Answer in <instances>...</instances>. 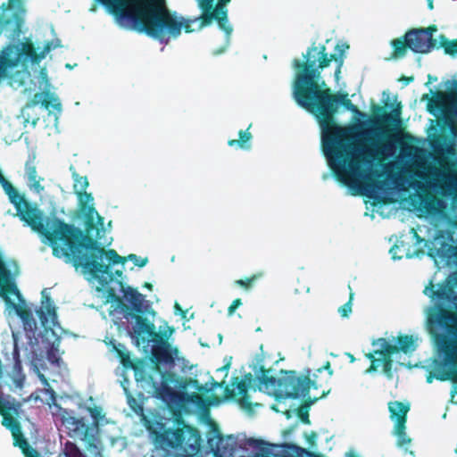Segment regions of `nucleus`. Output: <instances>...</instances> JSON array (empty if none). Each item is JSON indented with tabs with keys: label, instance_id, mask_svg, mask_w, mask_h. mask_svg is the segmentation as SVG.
<instances>
[{
	"label": "nucleus",
	"instance_id": "f257e3e1",
	"mask_svg": "<svg viewBox=\"0 0 457 457\" xmlns=\"http://www.w3.org/2000/svg\"><path fill=\"white\" fill-rule=\"evenodd\" d=\"M118 12L123 28L168 42L181 31L192 32L211 24L214 0H98Z\"/></svg>",
	"mask_w": 457,
	"mask_h": 457
},
{
	"label": "nucleus",
	"instance_id": "f03ea898",
	"mask_svg": "<svg viewBox=\"0 0 457 457\" xmlns=\"http://www.w3.org/2000/svg\"><path fill=\"white\" fill-rule=\"evenodd\" d=\"M73 188L79 200V217L83 220L84 229L57 217L45 219L46 239L57 257H62L75 245L89 249L95 244L89 239V235L104 227V218L94 207L92 194L87 192L89 184L87 178L73 173Z\"/></svg>",
	"mask_w": 457,
	"mask_h": 457
},
{
	"label": "nucleus",
	"instance_id": "7ed1b4c3",
	"mask_svg": "<svg viewBox=\"0 0 457 457\" xmlns=\"http://www.w3.org/2000/svg\"><path fill=\"white\" fill-rule=\"evenodd\" d=\"M101 233H104V228H97L89 235V239L95 243L88 247L89 249L75 245L62 256L65 257L76 269L81 268L85 273H88L95 278L101 279L102 277L106 275L108 281L113 279V274L110 270L111 265L123 264L127 260H129L136 266L142 268L148 262L147 257L140 258L135 253L122 257L113 249L106 250L100 242Z\"/></svg>",
	"mask_w": 457,
	"mask_h": 457
},
{
	"label": "nucleus",
	"instance_id": "20e7f679",
	"mask_svg": "<svg viewBox=\"0 0 457 457\" xmlns=\"http://www.w3.org/2000/svg\"><path fill=\"white\" fill-rule=\"evenodd\" d=\"M322 145L330 169L344 184H349L360 172L361 163L370 164L384 154L380 147L361 148L355 143L327 137H323Z\"/></svg>",
	"mask_w": 457,
	"mask_h": 457
},
{
	"label": "nucleus",
	"instance_id": "39448f33",
	"mask_svg": "<svg viewBox=\"0 0 457 457\" xmlns=\"http://www.w3.org/2000/svg\"><path fill=\"white\" fill-rule=\"evenodd\" d=\"M428 327L433 335L438 354L443 357L439 363L448 369L436 376L441 381L451 379L457 383V315L451 310L439 306L429 313Z\"/></svg>",
	"mask_w": 457,
	"mask_h": 457
},
{
	"label": "nucleus",
	"instance_id": "423d86ee",
	"mask_svg": "<svg viewBox=\"0 0 457 457\" xmlns=\"http://www.w3.org/2000/svg\"><path fill=\"white\" fill-rule=\"evenodd\" d=\"M173 332L170 329V334L166 332L162 334V338L158 341H153L155 345L152 348L151 361L154 372L161 376V382H158L153 375L147 374V381L151 385L156 398L162 402H169L177 396L176 391L170 386L171 384L181 390H186L192 383H197V380L190 378H179L172 371H163L161 364H173L175 361L174 354L178 353L177 348H172L168 342L169 336Z\"/></svg>",
	"mask_w": 457,
	"mask_h": 457
},
{
	"label": "nucleus",
	"instance_id": "0eeeda50",
	"mask_svg": "<svg viewBox=\"0 0 457 457\" xmlns=\"http://www.w3.org/2000/svg\"><path fill=\"white\" fill-rule=\"evenodd\" d=\"M43 59H0V83L30 96L37 88H47L50 80Z\"/></svg>",
	"mask_w": 457,
	"mask_h": 457
},
{
	"label": "nucleus",
	"instance_id": "6e6552de",
	"mask_svg": "<svg viewBox=\"0 0 457 457\" xmlns=\"http://www.w3.org/2000/svg\"><path fill=\"white\" fill-rule=\"evenodd\" d=\"M270 370L261 366L257 375L258 386L277 399H297L305 396L310 390L311 379L307 376H298L295 370H281L282 376L277 378L269 375Z\"/></svg>",
	"mask_w": 457,
	"mask_h": 457
},
{
	"label": "nucleus",
	"instance_id": "1a4fd4ad",
	"mask_svg": "<svg viewBox=\"0 0 457 457\" xmlns=\"http://www.w3.org/2000/svg\"><path fill=\"white\" fill-rule=\"evenodd\" d=\"M438 30L436 24L428 27L408 29L405 33L390 41L392 53L390 57H404L408 52L414 54H429L435 51L436 37Z\"/></svg>",
	"mask_w": 457,
	"mask_h": 457
},
{
	"label": "nucleus",
	"instance_id": "9d476101",
	"mask_svg": "<svg viewBox=\"0 0 457 457\" xmlns=\"http://www.w3.org/2000/svg\"><path fill=\"white\" fill-rule=\"evenodd\" d=\"M415 338L411 335H400L397 337V345L390 344L386 338L379 337L372 342V345L378 348L367 353L365 356L370 361L368 372L376 371L382 364L383 372L389 378L392 377L393 359L392 355L399 352L403 353H412L416 350Z\"/></svg>",
	"mask_w": 457,
	"mask_h": 457
},
{
	"label": "nucleus",
	"instance_id": "9b49d317",
	"mask_svg": "<svg viewBox=\"0 0 457 457\" xmlns=\"http://www.w3.org/2000/svg\"><path fill=\"white\" fill-rule=\"evenodd\" d=\"M295 59V78L293 83V97L296 104L314 115V59Z\"/></svg>",
	"mask_w": 457,
	"mask_h": 457
},
{
	"label": "nucleus",
	"instance_id": "f8f14e48",
	"mask_svg": "<svg viewBox=\"0 0 457 457\" xmlns=\"http://www.w3.org/2000/svg\"><path fill=\"white\" fill-rule=\"evenodd\" d=\"M61 47V41L57 37L45 41L35 47L30 37H25L21 30H17L8 37V43L3 48L0 57H44Z\"/></svg>",
	"mask_w": 457,
	"mask_h": 457
},
{
	"label": "nucleus",
	"instance_id": "ddd939ff",
	"mask_svg": "<svg viewBox=\"0 0 457 457\" xmlns=\"http://www.w3.org/2000/svg\"><path fill=\"white\" fill-rule=\"evenodd\" d=\"M0 184L10 202L14 205L21 220L26 222L32 230L46 238V222L42 211L32 206L5 177L0 181Z\"/></svg>",
	"mask_w": 457,
	"mask_h": 457
},
{
	"label": "nucleus",
	"instance_id": "4468645a",
	"mask_svg": "<svg viewBox=\"0 0 457 457\" xmlns=\"http://www.w3.org/2000/svg\"><path fill=\"white\" fill-rule=\"evenodd\" d=\"M0 184L10 202L14 205L21 220L26 222L32 230L46 238V222L42 211L32 206L5 177L0 181Z\"/></svg>",
	"mask_w": 457,
	"mask_h": 457
},
{
	"label": "nucleus",
	"instance_id": "2eb2a0df",
	"mask_svg": "<svg viewBox=\"0 0 457 457\" xmlns=\"http://www.w3.org/2000/svg\"><path fill=\"white\" fill-rule=\"evenodd\" d=\"M453 88H449L448 92L436 91L434 96L429 98L427 105L428 111L436 115L437 112H442V121L444 126H447L454 133L456 129L454 120L452 117L451 112L448 110V104L450 100L457 99V80L452 81Z\"/></svg>",
	"mask_w": 457,
	"mask_h": 457
},
{
	"label": "nucleus",
	"instance_id": "dca6fc26",
	"mask_svg": "<svg viewBox=\"0 0 457 457\" xmlns=\"http://www.w3.org/2000/svg\"><path fill=\"white\" fill-rule=\"evenodd\" d=\"M174 422L177 425L176 428H165L162 423H158L160 431L154 432L155 434L156 440L162 445L177 448L182 446L185 442V430L184 428H189L190 427L186 425L184 419L180 413L176 414Z\"/></svg>",
	"mask_w": 457,
	"mask_h": 457
},
{
	"label": "nucleus",
	"instance_id": "f3484780",
	"mask_svg": "<svg viewBox=\"0 0 457 457\" xmlns=\"http://www.w3.org/2000/svg\"><path fill=\"white\" fill-rule=\"evenodd\" d=\"M440 169L435 172L437 186L444 195H457V163L444 160L439 162Z\"/></svg>",
	"mask_w": 457,
	"mask_h": 457
},
{
	"label": "nucleus",
	"instance_id": "a211bd4d",
	"mask_svg": "<svg viewBox=\"0 0 457 457\" xmlns=\"http://www.w3.org/2000/svg\"><path fill=\"white\" fill-rule=\"evenodd\" d=\"M25 15L20 0H0V35L10 26L20 28Z\"/></svg>",
	"mask_w": 457,
	"mask_h": 457
},
{
	"label": "nucleus",
	"instance_id": "6ab92c4d",
	"mask_svg": "<svg viewBox=\"0 0 457 457\" xmlns=\"http://www.w3.org/2000/svg\"><path fill=\"white\" fill-rule=\"evenodd\" d=\"M337 112V95L329 88L321 89L316 81V118L320 123L330 120Z\"/></svg>",
	"mask_w": 457,
	"mask_h": 457
},
{
	"label": "nucleus",
	"instance_id": "aec40b11",
	"mask_svg": "<svg viewBox=\"0 0 457 457\" xmlns=\"http://www.w3.org/2000/svg\"><path fill=\"white\" fill-rule=\"evenodd\" d=\"M136 325L133 327V333L137 340V345L140 344L148 345L150 342L158 341L162 338L161 332H157L153 322L142 314H132Z\"/></svg>",
	"mask_w": 457,
	"mask_h": 457
},
{
	"label": "nucleus",
	"instance_id": "412c9836",
	"mask_svg": "<svg viewBox=\"0 0 457 457\" xmlns=\"http://www.w3.org/2000/svg\"><path fill=\"white\" fill-rule=\"evenodd\" d=\"M113 349L120 359V361L124 369H131L134 370L135 378L137 381H147V372L145 363L141 360L133 361L130 353L127 351L123 345H113Z\"/></svg>",
	"mask_w": 457,
	"mask_h": 457
},
{
	"label": "nucleus",
	"instance_id": "4be33fe9",
	"mask_svg": "<svg viewBox=\"0 0 457 457\" xmlns=\"http://www.w3.org/2000/svg\"><path fill=\"white\" fill-rule=\"evenodd\" d=\"M332 376L333 370L329 361L316 369V391L320 390V396H316V402L330 393Z\"/></svg>",
	"mask_w": 457,
	"mask_h": 457
},
{
	"label": "nucleus",
	"instance_id": "5701e85b",
	"mask_svg": "<svg viewBox=\"0 0 457 457\" xmlns=\"http://www.w3.org/2000/svg\"><path fill=\"white\" fill-rule=\"evenodd\" d=\"M390 416L395 420V434L402 435L405 431V424L407 421V412L410 410L408 404H404L402 402H391L389 403Z\"/></svg>",
	"mask_w": 457,
	"mask_h": 457
},
{
	"label": "nucleus",
	"instance_id": "b1692460",
	"mask_svg": "<svg viewBox=\"0 0 457 457\" xmlns=\"http://www.w3.org/2000/svg\"><path fill=\"white\" fill-rule=\"evenodd\" d=\"M120 286L123 296L130 303L135 314L145 313L149 308V304L148 302L145 301V295L139 293L136 288L131 287H124L122 284H120Z\"/></svg>",
	"mask_w": 457,
	"mask_h": 457
},
{
	"label": "nucleus",
	"instance_id": "393cba45",
	"mask_svg": "<svg viewBox=\"0 0 457 457\" xmlns=\"http://www.w3.org/2000/svg\"><path fill=\"white\" fill-rule=\"evenodd\" d=\"M349 47L347 42L329 38L326 40L325 45L320 46L318 55L319 57H343Z\"/></svg>",
	"mask_w": 457,
	"mask_h": 457
},
{
	"label": "nucleus",
	"instance_id": "a878e982",
	"mask_svg": "<svg viewBox=\"0 0 457 457\" xmlns=\"http://www.w3.org/2000/svg\"><path fill=\"white\" fill-rule=\"evenodd\" d=\"M453 293V287L449 285V283L438 284L437 288L435 289V285L432 281H430L428 286H427L424 289V294L430 297L432 300L442 303L451 300Z\"/></svg>",
	"mask_w": 457,
	"mask_h": 457
},
{
	"label": "nucleus",
	"instance_id": "bb28decb",
	"mask_svg": "<svg viewBox=\"0 0 457 457\" xmlns=\"http://www.w3.org/2000/svg\"><path fill=\"white\" fill-rule=\"evenodd\" d=\"M41 295L42 306L37 311V314L42 325L45 326L48 321V317L54 321L57 318V314L53 301L46 292V288L42 290Z\"/></svg>",
	"mask_w": 457,
	"mask_h": 457
},
{
	"label": "nucleus",
	"instance_id": "cd10ccee",
	"mask_svg": "<svg viewBox=\"0 0 457 457\" xmlns=\"http://www.w3.org/2000/svg\"><path fill=\"white\" fill-rule=\"evenodd\" d=\"M230 0H219L215 9L212 12V16L214 17V21H217L219 28L223 30L227 35L232 32V27L228 22V10L226 4Z\"/></svg>",
	"mask_w": 457,
	"mask_h": 457
},
{
	"label": "nucleus",
	"instance_id": "c85d7f7f",
	"mask_svg": "<svg viewBox=\"0 0 457 457\" xmlns=\"http://www.w3.org/2000/svg\"><path fill=\"white\" fill-rule=\"evenodd\" d=\"M402 106L398 104L392 111L386 112L382 107L376 105L373 108V114L376 120L380 124L398 123L401 120Z\"/></svg>",
	"mask_w": 457,
	"mask_h": 457
},
{
	"label": "nucleus",
	"instance_id": "c756f323",
	"mask_svg": "<svg viewBox=\"0 0 457 457\" xmlns=\"http://www.w3.org/2000/svg\"><path fill=\"white\" fill-rule=\"evenodd\" d=\"M46 89L48 90V87ZM39 104L46 110L50 107L58 111L61 110V103L56 97L51 95L49 91H46L44 94L40 92L35 93L28 104V106H35Z\"/></svg>",
	"mask_w": 457,
	"mask_h": 457
},
{
	"label": "nucleus",
	"instance_id": "7c9ffc66",
	"mask_svg": "<svg viewBox=\"0 0 457 457\" xmlns=\"http://www.w3.org/2000/svg\"><path fill=\"white\" fill-rule=\"evenodd\" d=\"M443 49L446 55L454 56L457 54V38L450 39L445 34H439L436 37L435 50Z\"/></svg>",
	"mask_w": 457,
	"mask_h": 457
},
{
	"label": "nucleus",
	"instance_id": "2f4dec72",
	"mask_svg": "<svg viewBox=\"0 0 457 457\" xmlns=\"http://www.w3.org/2000/svg\"><path fill=\"white\" fill-rule=\"evenodd\" d=\"M25 170L30 187L37 193L43 191L44 187L40 184L42 179L37 175V167L33 160H29L26 162Z\"/></svg>",
	"mask_w": 457,
	"mask_h": 457
},
{
	"label": "nucleus",
	"instance_id": "473e14b6",
	"mask_svg": "<svg viewBox=\"0 0 457 457\" xmlns=\"http://www.w3.org/2000/svg\"><path fill=\"white\" fill-rule=\"evenodd\" d=\"M249 128L245 130H239L238 139H229L228 145L229 146L237 145L241 149L249 150L251 148L250 141L253 138L252 134L248 131Z\"/></svg>",
	"mask_w": 457,
	"mask_h": 457
},
{
	"label": "nucleus",
	"instance_id": "72a5a7b5",
	"mask_svg": "<svg viewBox=\"0 0 457 457\" xmlns=\"http://www.w3.org/2000/svg\"><path fill=\"white\" fill-rule=\"evenodd\" d=\"M14 309L16 314L22 320L24 326L31 327L32 325H36V321L33 317V313L31 310L27 306L22 305H14Z\"/></svg>",
	"mask_w": 457,
	"mask_h": 457
},
{
	"label": "nucleus",
	"instance_id": "f704fd0d",
	"mask_svg": "<svg viewBox=\"0 0 457 457\" xmlns=\"http://www.w3.org/2000/svg\"><path fill=\"white\" fill-rule=\"evenodd\" d=\"M237 388L238 390V394L240 395V399L238 400L239 403L242 406H250V403L248 401L247 390L248 385L245 380H239L236 383Z\"/></svg>",
	"mask_w": 457,
	"mask_h": 457
},
{
	"label": "nucleus",
	"instance_id": "c9c22d12",
	"mask_svg": "<svg viewBox=\"0 0 457 457\" xmlns=\"http://www.w3.org/2000/svg\"><path fill=\"white\" fill-rule=\"evenodd\" d=\"M2 418V425L8 428L11 433L12 431H18V428H21L20 422L12 415L11 412L4 414Z\"/></svg>",
	"mask_w": 457,
	"mask_h": 457
},
{
	"label": "nucleus",
	"instance_id": "e433bc0d",
	"mask_svg": "<svg viewBox=\"0 0 457 457\" xmlns=\"http://www.w3.org/2000/svg\"><path fill=\"white\" fill-rule=\"evenodd\" d=\"M62 453L65 457H83L81 451L73 442L67 441L64 444Z\"/></svg>",
	"mask_w": 457,
	"mask_h": 457
},
{
	"label": "nucleus",
	"instance_id": "4c0bfd02",
	"mask_svg": "<svg viewBox=\"0 0 457 457\" xmlns=\"http://www.w3.org/2000/svg\"><path fill=\"white\" fill-rule=\"evenodd\" d=\"M441 201L436 198L435 195H428L424 199H422V204L426 210L428 212L435 213L437 212V206L440 204Z\"/></svg>",
	"mask_w": 457,
	"mask_h": 457
},
{
	"label": "nucleus",
	"instance_id": "58836bf2",
	"mask_svg": "<svg viewBox=\"0 0 457 457\" xmlns=\"http://www.w3.org/2000/svg\"><path fill=\"white\" fill-rule=\"evenodd\" d=\"M338 104H342L345 109L353 112H359L357 106L348 98L347 94H337V107Z\"/></svg>",
	"mask_w": 457,
	"mask_h": 457
},
{
	"label": "nucleus",
	"instance_id": "ea45409f",
	"mask_svg": "<svg viewBox=\"0 0 457 457\" xmlns=\"http://www.w3.org/2000/svg\"><path fill=\"white\" fill-rule=\"evenodd\" d=\"M12 436L13 438V445L18 446L21 450L24 447H27L29 445L28 440L24 437L21 428H18V431H12Z\"/></svg>",
	"mask_w": 457,
	"mask_h": 457
},
{
	"label": "nucleus",
	"instance_id": "a19ab883",
	"mask_svg": "<svg viewBox=\"0 0 457 457\" xmlns=\"http://www.w3.org/2000/svg\"><path fill=\"white\" fill-rule=\"evenodd\" d=\"M46 358L49 362L59 365L61 357L59 356L58 345L54 343L46 352Z\"/></svg>",
	"mask_w": 457,
	"mask_h": 457
},
{
	"label": "nucleus",
	"instance_id": "79ce46f5",
	"mask_svg": "<svg viewBox=\"0 0 457 457\" xmlns=\"http://www.w3.org/2000/svg\"><path fill=\"white\" fill-rule=\"evenodd\" d=\"M261 277V274H254L249 278L237 279L235 281V284L245 288L250 289L253 283Z\"/></svg>",
	"mask_w": 457,
	"mask_h": 457
},
{
	"label": "nucleus",
	"instance_id": "37998d69",
	"mask_svg": "<svg viewBox=\"0 0 457 457\" xmlns=\"http://www.w3.org/2000/svg\"><path fill=\"white\" fill-rule=\"evenodd\" d=\"M309 406H310V403H308L306 405H302L297 409V416L299 417V419L301 420L302 422L306 423V424L311 423L310 420H309V412H308Z\"/></svg>",
	"mask_w": 457,
	"mask_h": 457
},
{
	"label": "nucleus",
	"instance_id": "c03bdc74",
	"mask_svg": "<svg viewBox=\"0 0 457 457\" xmlns=\"http://www.w3.org/2000/svg\"><path fill=\"white\" fill-rule=\"evenodd\" d=\"M353 294L350 293V297L347 303L343 304L338 312L341 314L342 317H348V315L352 312V300H353Z\"/></svg>",
	"mask_w": 457,
	"mask_h": 457
},
{
	"label": "nucleus",
	"instance_id": "a18cd8bd",
	"mask_svg": "<svg viewBox=\"0 0 457 457\" xmlns=\"http://www.w3.org/2000/svg\"><path fill=\"white\" fill-rule=\"evenodd\" d=\"M89 412L96 424H97L99 420H101L104 417V414L102 413V409L100 407L95 406L93 408H90Z\"/></svg>",
	"mask_w": 457,
	"mask_h": 457
},
{
	"label": "nucleus",
	"instance_id": "49530a36",
	"mask_svg": "<svg viewBox=\"0 0 457 457\" xmlns=\"http://www.w3.org/2000/svg\"><path fill=\"white\" fill-rule=\"evenodd\" d=\"M22 453L25 457H39L38 452L33 448L29 444L27 447L21 449Z\"/></svg>",
	"mask_w": 457,
	"mask_h": 457
},
{
	"label": "nucleus",
	"instance_id": "de8ad7c7",
	"mask_svg": "<svg viewBox=\"0 0 457 457\" xmlns=\"http://www.w3.org/2000/svg\"><path fill=\"white\" fill-rule=\"evenodd\" d=\"M397 436V445L398 446H403L407 444H410L411 443V438L406 435V433L404 432V434H402V435H396Z\"/></svg>",
	"mask_w": 457,
	"mask_h": 457
},
{
	"label": "nucleus",
	"instance_id": "09e8293b",
	"mask_svg": "<svg viewBox=\"0 0 457 457\" xmlns=\"http://www.w3.org/2000/svg\"><path fill=\"white\" fill-rule=\"evenodd\" d=\"M240 305H242V301L240 298H237L235 299L232 303L230 304V306L228 308V314L230 316L232 315L235 311L237 310V308H238Z\"/></svg>",
	"mask_w": 457,
	"mask_h": 457
},
{
	"label": "nucleus",
	"instance_id": "8fccbe9b",
	"mask_svg": "<svg viewBox=\"0 0 457 457\" xmlns=\"http://www.w3.org/2000/svg\"><path fill=\"white\" fill-rule=\"evenodd\" d=\"M343 60L344 59H316V61H319L320 68L328 66L329 63L333 61L341 64L343 62Z\"/></svg>",
	"mask_w": 457,
	"mask_h": 457
},
{
	"label": "nucleus",
	"instance_id": "3c124183",
	"mask_svg": "<svg viewBox=\"0 0 457 457\" xmlns=\"http://www.w3.org/2000/svg\"><path fill=\"white\" fill-rule=\"evenodd\" d=\"M236 396L235 390L230 388L228 386H226L224 388V397L225 399H233Z\"/></svg>",
	"mask_w": 457,
	"mask_h": 457
},
{
	"label": "nucleus",
	"instance_id": "603ef678",
	"mask_svg": "<svg viewBox=\"0 0 457 457\" xmlns=\"http://www.w3.org/2000/svg\"><path fill=\"white\" fill-rule=\"evenodd\" d=\"M12 370L16 375L21 374L22 371V364L21 360L13 361Z\"/></svg>",
	"mask_w": 457,
	"mask_h": 457
},
{
	"label": "nucleus",
	"instance_id": "864d4df0",
	"mask_svg": "<svg viewBox=\"0 0 457 457\" xmlns=\"http://www.w3.org/2000/svg\"><path fill=\"white\" fill-rule=\"evenodd\" d=\"M190 401L195 403H200L203 402V397L197 393H193L189 395Z\"/></svg>",
	"mask_w": 457,
	"mask_h": 457
},
{
	"label": "nucleus",
	"instance_id": "5fc2aeb1",
	"mask_svg": "<svg viewBox=\"0 0 457 457\" xmlns=\"http://www.w3.org/2000/svg\"><path fill=\"white\" fill-rule=\"evenodd\" d=\"M12 357H13V361L21 360V358H20V350H19V347H18L17 344L14 345V348H13V351H12Z\"/></svg>",
	"mask_w": 457,
	"mask_h": 457
},
{
	"label": "nucleus",
	"instance_id": "6e6d98bb",
	"mask_svg": "<svg viewBox=\"0 0 457 457\" xmlns=\"http://www.w3.org/2000/svg\"><path fill=\"white\" fill-rule=\"evenodd\" d=\"M175 310L176 312H179L182 317L186 316V311H184L178 303H175Z\"/></svg>",
	"mask_w": 457,
	"mask_h": 457
},
{
	"label": "nucleus",
	"instance_id": "4d7b16f0",
	"mask_svg": "<svg viewBox=\"0 0 457 457\" xmlns=\"http://www.w3.org/2000/svg\"><path fill=\"white\" fill-rule=\"evenodd\" d=\"M400 80H403L405 84H409L413 80V77H402Z\"/></svg>",
	"mask_w": 457,
	"mask_h": 457
},
{
	"label": "nucleus",
	"instance_id": "13d9d810",
	"mask_svg": "<svg viewBox=\"0 0 457 457\" xmlns=\"http://www.w3.org/2000/svg\"><path fill=\"white\" fill-rule=\"evenodd\" d=\"M230 367V361L226 363L223 367L218 369V370L228 371Z\"/></svg>",
	"mask_w": 457,
	"mask_h": 457
},
{
	"label": "nucleus",
	"instance_id": "bf43d9fd",
	"mask_svg": "<svg viewBox=\"0 0 457 457\" xmlns=\"http://www.w3.org/2000/svg\"><path fill=\"white\" fill-rule=\"evenodd\" d=\"M308 441L311 445L314 444V432H312L308 437Z\"/></svg>",
	"mask_w": 457,
	"mask_h": 457
},
{
	"label": "nucleus",
	"instance_id": "052dcab7",
	"mask_svg": "<svg viewBox=\"0 0 457 457\" xmlns=\"http://www.w3.org/2000/svg\"><path fill=\"white\" fill-rule=\"evenodd\" d=\"M144 287L149 289V290H152L153 289V285L149 282H145L144 285H143Z\"/></svg>",
	"mask_w": 457,
	"mask_h": 457
},
{
	"label": "nucleus",
	"instance_id": "680f3d73",
	"mask_svg": "<svg viewBox=\"0 0 457 457\" xmlns=\"http://www.w3.org/2000/svg\"><path fill=\"white\" fill-rule=\"evenodd\" d=\"M427 1H428V9L433 10V8H434L433 0H427Z\"/></svg>",
	"mask_w": 457,
	"mask_h": 457
},
{
	"label": "nucleus",
	"instance_id": "e2e57ef3",
	"mask_svg": "<svg viewBox=\"0 0 457 457\" xmlns=\"http://www.w3.org/2000/svg\"><path fill=\"white\" fill-rule=\"evenodd\" d=\"M347 356H348V358L350 359V361H351V362L355 361V358H354V356H353L352 353H347Z\"/></svg>",
	"mask_w": 457,
	"mask_h": 457
},
{
	"label": "nucleus",
	"instance_id": "0e129e2a",
	"mask_svg": "<svg viewBox=\"0 0 457 457\" xmlns=\"http://www.w3.org/2000/svg\"><path fill=\"white\" fill-rule=\"evenodd\" d=\"M436 78H432L431 75H428V82H431L432 80L436 81Z\"/></svg>",
	"mask_w": 457,
	"mask_h": 457
},
{
	"label": "nucleus",
	"instance_id": "69168bd1",
	"mask_svg": "<svg viewBox=\"0 0 457 457\" xmlns=\"http://www.w3.org/2000/svg\"><path fill=\"white\" fill-rule=\"evenodd\" d=\"M308 456L309 457H314V451L308 452Z\"/></svg>",
	"mask_w": 457,
	"mask_h": 457
},
{
	"label": "nucleus",
	"instance_id": "338daca9",
	"mask_svg": "<svg viewBox=\"0 0 457 457\" xmlns=\"http://www.w3.org/2000/svg\"><path fill=\"white\" fill-rule=\"evenodd\" d=\"M115 273H116V275H117L118 277H120V276L122 275V271H121V270H116V272H115Z\"/></svg>",
	"mask_w": 457,
	"mask_h": 457
},
{
	"label": "nucleus",
	"instance_id": "774afa93",
	"mask_svg": "<svg viewBox=\"0 0 457 457\" xmlns=\"http://www.w3.org/2000/svg\"><path fill=\"white\" fill-rule=\"evenodd\" d=\"M316 457H325L322 453H316Z\"/></svg>",
	"mask_w": 457,
	"mask_h": 457
}]
</instances>
